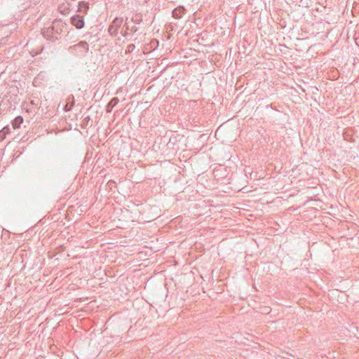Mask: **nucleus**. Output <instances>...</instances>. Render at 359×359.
<instances>
[{
	"instance_id": "nucleus-5",
	"label": "nucleus",
	"mask_w": 359,
	"mask_h": 359,
	"mask_svg": "<svg viewBox=\"0 0 359 359\" xmlns=\"http://www.w3.org/2000/svg\"><path fill=\"white\" fill-rule=\"evenodd\" d=\"M80 46H82L83 47H86L88 46L87 43L86 42H81L79 43Z\"/></svg>"
},
{
	"instance_id": "nucleus-2",
	"label": "nucleus",
	"mask_w": 359,
	"mask_h": 359,
	"mask_svg": "<svg viewBox=\"0 0 359 359\" xmlns=\"http://www.w3.org/2000/svg\"><path fill=\"white\" fill-rule=\"evenodd\" d=\"M89 8L88 3L86 1H79L78 4V11L87 13Z\"/></svg>"
},
{
	"instance_id": "nucleus-3",
	"label": "nucleus",
	"mask_w": 359,
	"mask_h": 359,
	"mask_svg": "<svg viewBox=\"0 0 359 359\" xmlns=\"http://www.w3.org/2000/svg\"><path fill=\"white\" fill-rule=\"evenodd\" d=\"M23 123V118L20 116H18L15 118V119L12 121V126L14 129L19 128L21 124Z\"/></svg>"
},
{
	"instance_id": "nucleus-1",
	"label": "nucleus",
	"mask_w": 359,
	"mask_h": 359,
	"mask_svg": "<svg viewBox=\"0 0 359 359\" xmlns=\"http://www.w3.org/2000/svg\"><path fill=\"white\" fill-rule=\"evenodd\" d=\"M71 22L76 29H81L85 25L84 18L79 15H74L71 19Z\"/></svg>"
},
{
	"instance_id": "nucleus-4",
	"label": "nucleus",
	"mask_w": 359,
	"mask_h": 359,
	"mask_svg": "<svg viewBox=\"0 0 359 359\" xmlns=\"http://www.w3.org/2000/svg\"><path fill=\"white\" fill-rule=\"evenodd\" d=\"M9 133L10 129L8 126L4 127L1 130H0V141L4 140Z\"/></svg>"
},
{
	"instance_id": "nucleus-6",
	"label": "nucleus",
	"mask_w": 359,
	"mask_h": 359,
	"mask_svg": "<svg viewBox=\"0 0 359 359\" xmlns=\"http://www.w3.org/2000/svg\"><path fill=\"white\" fill-rule=\"evenodd\" d=\"M177 10L174 11V15H176Z\"/></svg>"
}]
</instances>
